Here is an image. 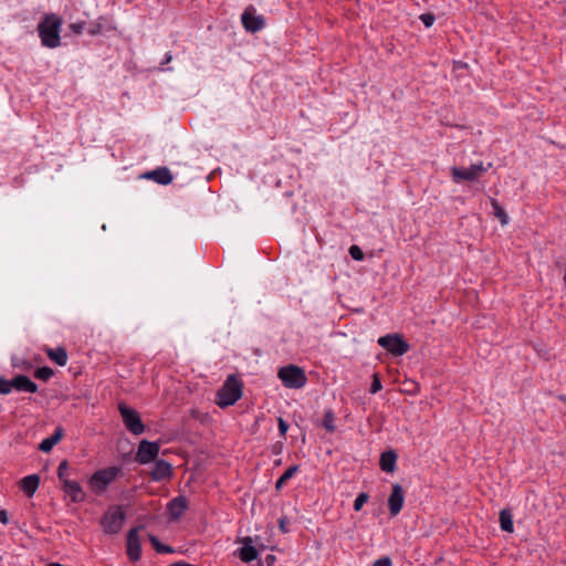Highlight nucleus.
Masks as SVG:
<instances>
[{
	"label": "nucleus",
	"instance_id": "1",
	"mask_svg": "<svg viewBox=\"0 0 566 566\" xmlns=\"http://www.w3.org/2000/svg\"><path fill=\"white\" fill-rule=\"evenodd\" d=\"M62 18L55 13H46L38 24V33L43 46L55 49L61 44Z\"/></svg>",
	"mask_w": 566,
	"mask_h": 566
},
{
	"label": "nucleus",
	"instance_id": "2",
	"mask_svg": "<svg viewBox=\"0 0 566 566\" xmlns=\"http://www.w3.org/2000/svg\"><path fill=\"white\" fill-rule=\"evenodd\" d=\"M243 395V382L235 376L229 375L217 391L216 403L224 409L233 406Z\"/></svg>",
	"mask_w": 566,
	"mask_h": 566
},
{
	"label": "nucleus",
	"instance_id": "3",
	"mask_svg": "<svg viewBox=\"0 0 566 566\" xmlns=\"http://www.w3.org/2000/svg\"><path fill=\"white\" fill-rule=\"evenodd\" d=\"M126 520V512L122 505H111L103 516L99 524L102 530L107 535L118 534Z\"/></svg>",
	"mask_w": 566,
	"mask_h": 566
},
{
	"label": "nucleus",
	"instance_id": "4",
	"mask_svg": "<svg viewBox=\"0 0 566 566\" xmlns=\"http://www.w3.org/2000/svg\"><path fill=\"white\" fill-rule=\"evenodd\" d=\"M277 377L286 388L291 389H300L307 382L304 369L292 364L281 367Z\"/></svg>",
	"mask_w": 566,
	"mask_h": 566
},
{
	"label": "nucleus",
	"instance_id": "5",
	"mask_svg": "<svg viewBox=\"0 0 566 566\" xmlns=\"http://www.w3.org/2000/svg\"><path fill=\"white\" fill-rule=\"evenodd\" d=\"M120 469L118 467H108L97 470L92 474L88 480L90 486L95 494H102L107 490V486L116 480Z\"/></svg>",
	"mask_w": 566,
	"mask_h": 566
},
{
	"label": "nucleus",
	"instance_id": "6",
	"mask_svg": "<svg viewBox=\"0 0 566 566\" xmlns=\"http://www.w3.org/2000/svg\"><path fill=\"white\" fill-rule=\"evenodd\" d=\"M118 410L122 416L125 428L135 436H139L145 431V424L142 421L140 415L137 410L127 407L125 403L118 405Z\"/></svg>",
	"mask_w": 566,
	"mask_h": 566
},
{
	"label": "nucleus",
	"instance_id": "7",
	"mask_svg": "<svg viewBox=\"0 0 566 566\" xmlns=\"http://www.w3.org/2000/svg\"><path fill=\"white\" fill-rule=\"evenodd\" d=\"M378 344L392 356H402L410 348V345L399 334H387L381 336L378 339Z\"/></svg>",
	"mask_w": 566,
	"mask_h": 566
},
{
	"label": "nucleus",
	"instance_id": "8",
	"mask_svg": "<svg viewBox=\"0 0 566 566\" xmlns=\"http://www.w3.org/2000/svg\"><path fill=\"white\" fill-rule=\"evenodd\" d=\"M491 167V164L488 167L483 166V163L473 164L468 168L464 167H452L451 176L454 181L459 182L462 180L473 181L476 180L482 174L486 172Z\"/></svg>",
	"mask_w": 566,
	"mask_h": 566
},
{
	"label": "nucleus",
	"instance_id": "9",
	"mask_svg": "<svg viewBox=\"0 0 566 566\" xmlns=\"http://www.w3.org/2000/svg\"><path fill=\"white\" fill-rule=\"evenodd\" d=\"M144 526L139 525L133 527L128 531L126 536V554L132 562H138L142 557V543L138 535V532L143 530Z\"/></svg>",
	"mask_w": 566,
	"mask_h": 566
},
{
	"label": "nucleus",
	"instance_id": "10",
	"mask_svg": "<svg viewBox=\"0 0 566 566\" xmlns=\"http://www.w3.org/2000/svg\"><path fill=\"white\" fill-rule=\"evenodd\" d=\"M159 443L142 440L139 442L135 460L140 464H147L157 460L159 453Z\"/></svg>",
	"mask_w": 566,
	"mask_h": 566
},
{
	"label": "nucleus",
	"instance_id": "11",
	"mask_svg": "<svg viewBox=\"0 0 566 566\" xmlns=\"http://www.w3.org/2000/svg\"><path fill=\"white\" fill-rule=\"evenodd\" d=\"M253 7H248L241 15L243 28L252 33H255L264 28L265 19L262 15H255Z\"/></svg>",
	"mask_w": 566,
	"mask_h": 566
},
{
	"label": "nucleus",
	"instance_id": "12",
	"mask_svg": "<svg viewBox=\"0 0 566 566\" xmlns=\"http://www.w3.org/2000/svg\"><path fill=\"white\" fill-rule=\"evenodd\" d=\"M405 501V491L402 486L398 483L392 484L391 493L388 499V507L389 513L391 516H397L402 506Z\"/></svg>",
	"mask_w": 566,
	"mask_h": 566
},
{
	"label": "nucleus",
	"instance_id": "13",
	"mask_svg": "<svg viewBox=\"0 0 566 566\" xmlns=\"http://www.w3.org/2000/svg\"><path fill=\"white\" fill-rule=\"evenodd\" d=\"M189 509V502L186 496L179 495L167 504V512L171 521L179 520Z\"/></svg>",
	"mask_w": 566,
	"mask_h": 566
},
{
	"label": "nucleus",
	"instance_id": "14",
	"mask_svg": "<svg viewBox=\"0 0 566 566\" xmlns=\"http://www.w3.org/2000/svg\"><path fill=\"white\" fill-rule=\"evenodd\" d=\"M255 542L254 538L251 536H247L240 539V543L243 544V546L239 549L238 555L240 559L244 563H251L258 558V549L253 545Z\"/></svg>",
	"mask_w": 566,
	"mask_h": 566
},
{
	"label": "nucleus",
	"instance_id": "15",
	"mask_svg": "<svg viewBox=\"0 0 566 566\" xmlns=\"http://www.w3.org/2000/svg\"><path fill=\"white\" fill-rule=\"evenodd\" d=\"M174 471L171 464L166 460H156L149 475L153 481H163L172 476Z\"/></svg>",
	"mask_w": 566,
	"mask_h": 566
},
{
	"label": "nucleus",
	"instance_id": "16",
	"mask_svg": "<svg viewBox=\"0 0 566 566\" xmlns=\"http://www.w3.org/2000/svg\"><path fill=\"white\" fill-rule=\"evenodd\" d=\"M63 492H65L74 503H81L85 501V493L82 486L76 481L65 480L64 484L61 485Z\"/></svg>",
	"mask_w": 566,
	"mask_h": 566
},
{
	"label": "nucleus",
	"instance_id": "17",
	"mask_svg": "<svg viewBox=\"0 0 566 566\" xmlns=\"http://www.w3.org/2000/svg\"><path fill=\"white\" fill-rule=\"evenodd\" d=\"M142 177L151 179L163 186L169 185L172 181V175L167 167H158L151 171L145 172Z\"/></svg>",
	"mask_w": 566,
	"mask_h": 566
},
{
	"label": "nucleus",
	"instance_id": "18",
	"mask_svg": "<svg viewBox=\"0 0 566 566\" xmlns=\"http://www.w3.org/2000/svg\"><path fill=\"white\" fill-rule=\"evenodd\" d=\"M12 385L13 389L18 391H25L30 394H34L38 391V385L25 375H17L13 378Z\"/></svg>",
	"mask_w": 566,
	"mask_h": 566
},
{
	"label": "nucleus",
	"instance_id": "19",
	"mask_svg": "<svg viewBox=\"0 0 566 566\" xmlns=\"http://www.w3.org/2000/svg\"><path fill=\"white\" fill-rule=\"evenodd\" d=\"M40 485V476L38 474H30L20 481V489L28 497H32Z\"/></svg>",
	"mask_w": 566,
	"mask_h": 566
},
{
	"label": "nucleus",
	"instance_id": "20",
	"mask_svg": "<svg viewBox=\"0 0 566 566\" xmlns=\"http://www.w3.org/2000/svg\"><path fill=\"white\" fill-rule=\"evenodd\" d=\"M397 453L394 450L385 451L380 455L379 465L384 472L391 473L396 470Z\"/></svg>",
	"mask_w": 566,
	"mask_h": 566
},
{
	"label": "nucleus",
	"instance_id": "21",
	"mask_svg": "<svg viewBox=\"0 0 566 566\" xmlns=\"http://www.w3.org/2000/svg\"><path fill=\"white\" fill-rule=\"evenodd\" d=\"M63 434H64V430L62 427H56L55 428V431L52 436L45 438L44 440H42V442L39 444V450H41L42 452H50L52 450V448L61 441V439L63 438Z\"/></svg>",
	"mask_w": 566,
	"mask_h": 566
},
{
	"label": "nucleus",
	"instance_id": "22",
	"mask_svg": "<svg viewBox=\"0 0 566 566\" xmlns=\"http://www.w3.org/2000/svg\"><path fill=\"white\" fill-rule=\"evenodd\" d=\"M45 354L52 361H54L59 366L63 367L67 363V353L66 349L62 346H59L56 348H46Z\"/></svg>",
	"mask_w": 566,
	"mask_h": 566
},
{
	"label": "nucleus",
	"instance_id": "23",
	"mask_svg": "<svg viewBox=\"0 0 566 566\" xmlns=\"http://www.w3.org/2000/svg\"><path fill=\"white\" fill-rule=\"evenodd\" d=\"M500 526H501V530L506 533L514 532L513 515L510 510L503 509L500 512Z\"/></svg>",
	"mask_w": 566,
	"mask_h": 566
},
{
	"label": "nucleus",
	"instance_id": "24",
	"mask_svg": "<svg viewBox=\"0 0 566 566\" xmlns=\"http://www.w3.org/2000/svg\"><path fill=\"white\" fill-rule=\"evenodd\" d=\"M490 203L493 208L494 216L500 220L502 226H505L509 223V216L505 212V210L502 208V206L499 203V201L494 198H490Z\"/></svg>",
	"mask_w": 566,
	"mask_h": 566
},
{
	"label": "nucleus",
	"instance_id": "25",
	"mask_svg": "<svg viewBox=\"0 0 566 566\" xmlns=\"http://www.w3.org/2000/svg\"><path fill=\"white\" fill-rule=\"evenodd\" d=\"M148 538H149L153 547L155 548V551L157 553H159V554H170V553H174V548L171 546H169V545L160 543V541L158 539L157 536H155L153 534H149Z\"/></svg>",
	"mask_w": 566,
	"mask_h": 566
},
{
	"label": "nucleus",
	"instance_id": "26",
	"mask_svg": "<svg viewBox=\"0 0 566 566\" xmlns=\"http://www.w3.org/2000/svg\"><path fill=\"white\" fill-rule=\"evenodd\" d=\"M297 471L298 465H291L287 468L285 472L277 479L275 489L280 490Z\"/></svg>",
	"mask_w": 566,
	"mask_h": 566
},
{
	"label": "nucleus",
	"instance_id": "27",
	"mask_svg": "<svg viewBox=\"0 0 566 566\" xmlns=\"http://www.w3.org/2000/svg\"><path fill=\"white\" fill-rule=\"evenodd\" d=\"M323 427L328 432H334L336 430L335 415H334L333 410L329 409V410L325 411L324 418H323Z\"/></svg>",
	"mask_w": 566,
	"mask_h": 566
},
{
	"label": "nucleus",
	"instance_id": "28",
	"mask_svg": "<svg viewBox=\"0 0 566 566\" xmlns=\"http://www.w3.org/2000/svg\"><path fill=\"white\" fill-rule=\"evenodd\" d=\"M53 375H54L53 369L48 366L36 368L33 374L34 378L43 380V381H48Z\"/></svg>",
	"mask_w": 566,
	"mask_h": 566
},
{
	"label": "nucleus",
	"instance_id": "29",
	"mask_svg": "<svg viewBox=\"0 0 566 566\" xmlns=\"http://www.w3.org/2000/svg\"><path fill=\"white\" fill-rule=\"evenodd\" d=\"M70 464L67 460H63L57 468V478L61 484H64L65 480H69Z\"/></svg>",
	"mask_w": 566,
	"mask_h": 566
},
{
	"label": "nucleus",
	"instance_id": "30",
	"mask_svg": "<svg viewBox=\"0 0 566 566\" xmlns=\"http://www.w3.org/2000/svg\"><path fill=\"white\" fill-rule=\"evenodd\" d=\"M369 499V495L368 493L366 492H361L358 494V496L356 497V500L354 501V511L355 512H359L361 510V507L364 506L365 503H367Z\"/></svg>",
	"mask_w": 566,
	"mask_h": 566
},
{
	"label": "nucleus",
	"instance_id": "31",
	"mask_svg": "<svg viewBox=\"0 0 566 566\" xmlns=\"http://www.w3.org/2000/svg\"><path fill=\"white\" fill-rule=\"evenodd\" d=\"M13 378L11 380H7L3 377H0V394L8 395L13 389Z\"/></svg>",
	"mask_w": 566,
	"mask_h": 566
},
{
	"label": "nucleus",
	"instance_id": "32",
	"mask_svg": "<svg viewBox=\"0 0 566 566\" xmlns=\"http://www.w3.org/2000/svg\"><path fill=\"white\" fill-rule=\"evenodd\" d=\"M348 252H349V255L352 256L353 260H355V261H363L364 260V256H365L364 252H363V250L358 245L353 244L349 248Z\"/></svg>",
	"mask_w": 566,
	"mask_h": 566
},
{
	"label": "nucleus",
	"instance_id": "33",
	"mask_svg": "<svg viewBox=\"0 0 566 566\" xmlns=\"http://www.w3.org/2000/svg\"><path fill=\"white\" fill-rule=\"evenodd\" d=\"M381 388H382V386H381L379 374L375 373L373 375V381H371L369 391H370V394H376V392L380 391Z\"/></svg>",
	"mask_w": 566,
	"mask_h": 566
},
{
	"label": "nucleus",
	"instance_id": "34",
	"mask_svg": "<svg viewBox=\"0 0 566 566\" xmlns=\"http://www.w3.org/2000/svg\"><path fill=\"white\" fill-rule=\"evenodd\" d=\"M419 19L424 24V27L430 28L434 22V15L432 13H422Z\"/></svg>",
	"mask_w": 566,
	"mask_h": 566
},
{
	"label": "nucleus",
	"instance_id": "35",
	"mask_svg": "<svg viewBox=\"0 0 566 566\" xmlns=\"http://www.w3.org/2000/svg\"><path fill=\"white\" fill-rule=\"evenodd\" d=\"M277 424H279L280 436L285 438L286 437V432L289 430V423L282 417H280L277 419Z\"/></svg>",
	"mask_w": 566,
	"mask_h": 566
},
{
	"label": "nucleus",
	"instance_id": "36",
	"mask_svg": "<svg viewBox=\"0 0 566 566\" xmlns=\"http://www.w3.org/2000/svg\"><path fill=\"white\" fill-rule=\"evenodd\" d=\"M279 528L282 533H289V520L286 516H283L279 520Z\"/></svg>",
	"mask_w": 566,
	"mask_h": 566
},
{
	"label": "nucleus",
	"instance_id": "37",
	"mask_svg": "<svg viewBox=\"0 0 566 566\" xmlns=\"http://www.w3.org/2000/svg\"><path fill=\"white\" fill-rule=\"evenodd\" d=\"M373 566H392L390 557L385 556L374 562Z\"/></svg>",
	"mask_w": 566,
	"mask_h": 566
},
{
	"label": "nucleus",
	"instance_id": "38",
	"mask_svg": "<svg viewBox=\"0 0 566 566\" xmlns=\"http://www.w3.org/2000/svg\"><path fill=\"white\" fill-rule=\"evenodd\" d=\"M555 266L562 271L563 269H566V254L557 258L555 261Z\"/></svg>",
	"mask_w": 566,
	"mask_h": 566
},
{
	"label": "nucleus",
	"instance_id": "39",
	"mask_svg": "<svg viewBox=\"0 0 566 566\" xmlns=\"http://www.w3.org/2000/svg\"><path fill=\"white\" fill-rule=\"evenodd\" d=\"M71 29L75 34H80L84 29V23H73L71 24Z\"/></svg>",
	"mask_w": 566,
	"mask_h": 566
},
{
	"label": "nucleus",
	"instance_id": "40",
	"mask_svg": "<svg viewBox=\"0 0 566 566\" xmlns=\"http://www.w3.org/2000/svg\"><path fill=\"white\" fill-rule=\"evenodd\" d=\"M0 522L2 524H8L9 522V516H8V512L7 510H0Z\"/></svg>",
	"mask_w": 566,
	"mask_h": 566
},
{
	"label": "nucleus",
	"instance_id": "41",
	"mask_svg": "<svg viewBox=\"0 0 566 566\" xmlns=\"http://www.w3.org/2000/svg\"><path fill=\"white\" fill-rule=\"evenodd\" d=\"M274 562H275V556L274 555H268L265 557V563L268 564V566H272Z\"/></svg>",
	"mask_w": 566,
	"mask_h": 566
},
{
	"label": "nucleus",
	"instance_id": "42",
	"mask_svg": "<svg viewBox=\"0 0 566 566\" xmlns=\"http://www.w3.org/2000/svg\"><path fill=\"white\" fill-rule=\"evenodd\" d=\"M99 31H101V25L99 24H97L94 28L88 30L90 34H92V35H95V34L99 33Z\"/></svg>",
	"mask_w": 566,
	"mask_h": 566
},
{
	"label": "nucleus",
	"instance_id": "43",
	"mask_svg": "<svg viewBox=\"0 0 566 566\" xmlns=\"http://www.w3.org/2000/svg\"><path fill=\"white\" fill-rule=\"evenodd\" d=\"M171 61V54L167 53L166 56H165V60L161 64H167Z\"/></svg>",
	"mask_w": 566,
	"mask_h": 566
},
{
	"label": "nucleus",
	"instance_id": "44",
	"mask_svg": "<svg viewBox=\"0 0 566 566\" xmlns=\"http://www.w3.org/2000/svg\"><path fill=\"white\" fill-rule=\"evenodd\" d=\"M560 400L566 402V397H560Z\"/></svg>",
	"mask_w": 566,
	"mask_h": 566
}]
</instances>
